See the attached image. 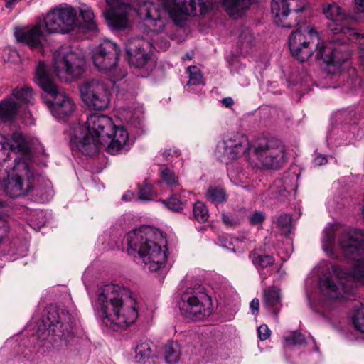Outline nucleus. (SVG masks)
I'll return each instance as SVG.
<instances>
[{
    "label": "nucleus",
    "instance_id": "3",
    "mask_svg": "<svg viewBox=\"0 0 364 364\" xmlns=\"http://www.w3.org/2000/svg\"><path fill=\"white\" fill-rule=\"evenodd\" d=\"M96 307L105 323L121 328L132 324L138 316L137 301L134 294L118 284H107L98 290Z\"/></svg>",
    "mask_w": 364,
    "mask_h": 364
},
{
    "label": "nucleus",
    "instance_id": "39",
    "mask_svg": "<svg viewBox=\"0 0 364 364\" xmlns=\"http://www.w3.org/2000/svg\"><path fill=\"white\" fill-rule=\"evenodd\" d=\"M189 75V80L187 85H199L202 82V75L196 66H190L187 69Z\"/></svg>",
    "mask_w": 364,
    "mask_h": 364
},
{
    "label": "nucleus",
    "instance_id": "29",
    "mask_svg": "<svg viewBox=\"0 0 364 364\" xmlns=\"http://www.w3.org/2000/svg\"><path fill=\"white\" fill-rule=\"evenodd\" d=\"M320 287L323 292L331 299H338V287L337 284L328 277L321 279L319 282Z\"/></svg>",
    "mask_w": 364,
    "mask_h": 364
},
{
    "label": "nucleus",
    "instance_id": "55",
    "mask_svg": "<svg viewBox=\"0 0 364 364\" xmlns=\"http://www.w3.org/2000/svg\"><path fill=\"white\" fill-rule=\"evenodd\" d=\"M168 47V46L167 43H166V44H165V46H164V49H166Z\"/></svg>",
    "mask_w": 364,
    "mask_h": 364
},
{
    "label": "nucleus",
    "instance_id": "6",
    "mask_svg": "<svg viewBox=\"0 0 364 364\" xmlns=\"http://www.w3.org/2000/svg\"><path fill=\"white\" fill-rule=\"evenodd\" d=\"M339 245L345 256L355 262L348 277L364 284V235L360 231L343 232Z\"/></svg>",
    "mask_w": 364,
    "mask_h": 364
},
{
    "label": "nucleus",
    "instance_id": "50",
    "mask_svg": "<svg viewBox=\"0 0 364 364\" xmlns=\"http://www.w3.org/2000/svg\"><path fill=\"white\" fill-rule=\"evenodd\" d=\"M327 162V159L326 158V156H318L317 157L315 158V163L317 164V165H323L325 164Z\"/></svg>",
    "mask_w": 364,
    "mask_h": 364
},
{
    "label": "nucleus",
    "instance_id": "30",
    "mask_svg": "<svg viewBox=\"0 0 364 364\" xmlns=\"http://www.w3.org/2000/svg\"><path fill=\"white\" fill-rule=\"evenodd\" d=\"M12 95L24 104L31 103L33 100V90L27 85L16 87L13 90Z\"/></svg>",
    "mask_w": 364,
    "mask_h": 364
},
{
    "label": "nucleus",
    "instance_id": "42",
    "mask_svg": "<svg viewBox=\"0 0 364 364\" xmlns=\"http://www.w3.org/2000/svg\"><path fill=\"white\" fill-rule=\"evenodd\" d=\"M166 204L168 209L173 211H179L183 208L182 202L176 196H172L168 198Z\"/></svg>",
    "mask_w": 364,
    "mask_h": 364
},
{
    "label": "nucleus",
    "instance_id": "17",
    "mask_svg": "<svg viewBox=\"0 0 364 364\" xmlns=\"http://www.w3.org/2000/svg\"><path fill=\"white\" fill-rule=\"evenodd\" d=\"M250 149L247 136L240 132L228 134L217 146L218 152L229 159L235 160Z\"/></svg>",
    "mask_w": 364,
    "mask_h": 364
},
{
    "label": "nucleus",
    "instance_id": "47",
    "mask_svg": "<svg viewBox=\"0 0 364 364\" xmlns=\"http://www.w3.org/2000/svg\"><path fill=\"white\" fill-rule=\"evenodd\" d=\"M178 151L177 150H171V149H166L164 150V151L162 153V155H163V157L164 158V159L166 160H168V157L169 156H172L173 155L175 156H178Z\"/></svg>",
    "mask_w": 364,
    "mask_h": 364
},
{
    "label": "nucleus",
    "instance_id": "4",
    "mask_svg": "<svg viewBox=\"0 0 364 364\" xmlns=\"http://www.w3.org/2000/svg\"><path fill=\"white\" fill-rule=\"evenodd\" d=\"M155 232L149 226H143L127 235V252L138 255L144 267L151 272L159 269L167 259V249L153 241Z\"/></svg>",
    "mask_w": 364,
    "mask_h": 364
},
{
    "label": "nucleus",
    "instance_id": "13",
    "mask_svg": "<svg viewBox=\"0 0 364 364\" xmlns=\"http://www.w3.org/2000/svg\"><path fill=\"white\" fill-rule=\"evenodd\" d=\"M14 171L21 172V174L9 178L6 181H2L4 192L11 198L26 196L33 187L30 181L31 176H29L28 164L17 158L14 159Z\"/></svg>",
    "mask_w": 364,
    "mask_h": 364
},
{
    "label": "nucleus",
    "instance_id": "8",
    "mask_svg": "<svg viewBox=\"0 0 364 364\" xmlns=\"http://www.w3.org/2000/svg\"><path fill=\"white\" fill-rule=\"evenodd\" d=\"M85 59L68 47L60 48L53 55V71L61 80L78 77L83 72Z\"/></svg>",
    "mask_w": 364,
    "mask_h": 364
},
{
    "label": "nucleus",
    "instance_id": "23",
    "mask_svg": "<svg viewBox=\"0 0 364 364\" xmlns=\"http://www.w3.org/2000/svg\"><path fill=\"white\" fill-rule=\"evenodd\" d=\"M136 361L141 364H156L154 345L150 341H141L135 348Z\"/></svg>",
    "mask_w": 364,
    "mask_h": 364
},
{
    "label": "nucleus",
    "instance_id": "35",
    "mask_svg": "<svg viewBox=\"0 0 364 364\" xmlns=\"http://www.w3.org/2000/svg\"><path fill=\"white\" fill-rule=\"evenodd\" d=\"M282 234H288L290 232L291 217L289 214H282L273 220Z\"/></svg>",
    "mask_w": 364,
    "mask_h": 364
},
{
    "label": "nucleus",
    "instance_id": "22",
    "mask_svg": "<svg viewBox=\"0 0 364 364\" xmlns=\"http://www.w3.org/2000/svg\"><path fill=\"white\" fill-rule=\"evenodd\" d=\"M129 6L119 0H114L105 11V16L109 23L117 29H124L128 26L127 15Z\"/></svg>",
    "mask_w": 364,
    "mask_h": 364
},
{
    "label": "nucleus",
    "instance_id": "12",
    "mask_svg": "<svg viewBox=\"0 0 364 364\" xmlns=\"http://www.w3.org/2000/svg\"><path fill=\"white\" fill-rule=\"evenodd\" d=\"M80 91L83 102L91 109L102 110L109 105L110 92L107 85L102 82H85L80 86Z\"/></svg>",
    "mask_w": 364,
    "mask_h": 364
},
{
    "label": "nucleus",
    "instance_id": "45",
    "mask_svg": "<svg viewBox=\"0 0 364 364\" xmlns=\"http://www.w3.org/2000/svg\"><path fill=\"white\" fill-rule=\"evenodd\" d=\"M222 220L223 223L229 227H235L240 223V220L237 218H235L232 216L228 215L225 213L222 214Z\"/></svg>",
    "mask_w": 364,
    "mask_h": 364
},
{
    "label": "nucleus",
    "instance_id": "40",
    "mask_svg": "<svg viewBox=\"0 0 364 364\" xmlns=\"http://www.w3.org/2000/svg\"><path fill=\"white\" fill-rule=\"evenodd\" d=\"M353 323L358 331L364 333V306H362L355 311Z\"/></svg>",
    "mask_w": 364,
    "mask_h": 364
},
{
    "label": "nucleus",
    "instance_id": "41",
    "mask_svg": "<svg viewBox=\"0 0 364 364\" xmlns=\"http://www.w3.org/2000/svg\"><path fill=\"white\" fill-rule=\"evenodd\" d=\"M286 346L300 345L305 343L304 336L299 332H293L289 336L284 338Z\"/></svg>",
    "mask_w": 364,
    "mask_h": 364
},
{
    "label": "nucleus",
    "instance_id": "20",
    "mask_svg": "<svg viewBox=\"0 0 364 364\" xmlns=\"http://www.w3.org/2000/svg\"><path fill=\"white\" fill-rule=\"evenodd\" d=\"M151 47L152 43L144 38L129 39L126 45L129 63L136 68H144L150 58L149 51Z\"/></svg>",
    "mask_w": 364,
    "mask_h": 364
},
{
    "label": "nucleus",
    "instance_id": "21",
    "mask_svg": "<svg viewBox=\"0 0 364 364\" xmlns=\"http://www.w3.org/2000/svg\"><path fill=\"white\" fill-rule=\"evenodd\" d=\"M328 27L332 33L343 36L342 38L343 42L340 43V45L346 46L348 41H358L359 44L360 58L364 64V33H360L340 21H333L328 24ZM339 38L341 41V38Z\"/></svg>",
    "mask_w": 364,
    "mask_h": 364
},
{
    "label": "nucleus",
    "instance_id": "5",
    "mask_svg": "<svg viewBox=\"0 0 364 364\" xmlns=\"http://www.w3.org/2000/svg\"><path fill=\"white\" fill-rule=\"evenodd\" d=\"M36 80L45 92L53 97L50 111L55 118L63 119L74 112L76 108L74 101L54 83L42 61L36 66Z\"/></svg>",
    "mask_w": 364,
    "mask_h": 364
},
{
    "label": "nucleus",
    "instance_id": "9",
    "mask_svg": "<svg viewBox=\"0 0 364 364\" xmlns=\"http://www.w3.org/2000/svg\"><path fill=\"white\" fill-rule=\"evenodd\" d=\"M253 152L258 163L264 169H279L286 162L284 146L279 139L261 141L255 146Z\"/></svg>",
    "mask_w": 364,
    "mask_h": 364
},
{
    "label": "nucleus",
    "instance_id": "52",
    "mask_svg": "<svg viewBox=\"0 0 364 364\" xmlns=\"http://www.w3.org/2000/svg\"><path fill=\"white\" fill-rule=\"evenodd\" d=\"M129 195H132V193H129V192L127 193L125 195L123 196L122 199L124 200H127L128 198V196H129Z\"/></svg>",
    "mask_w": 364,
    "mask_h": 364
},
{
    "label": "nucleus",
    "instance_id": "33",
    "mask_svg": "<svg viewBox=\"0 0 364 364\" xmlns=\"http://www.w3.org/2000/svg\"><path fill=\"white\" fill-rule=\"evenodd\" d=\"M206 197L213 203H223L227 200L225 191L217 187H210L207 191Z\"/></svg>",
    "mask_w": 364,
    "mask_h": 364
},
{
    "label": "nucleus",
    "instance_id": "51",
    "mask_svg": "<svg viewBox=\"0 0 364 364\" xmlns=\"http://www.w3.org/2000/svg\"><path fill=\"white\" fill-rule=\"evenodd\" d=\"M182 58H183V60H186V59L191 60L193 58V55L186 53Z\"/></svg>",
    "mask_w": 364,
    "mask_h": 364
},
{
    "label": "nucleus",
    "instance_id": "16",
    "mask_svg": "<svg viewBox=\"0 0 364 364\" xmlns=\"http://www.w3.org/2000/svg\"><path fill=\"white\" fill-rule=\"evenodd\" d=\"M308 29L306 36L301 30H296L291 33L289 38V47L291 54L299 60L305 61L309 60L314 54L313 47L315 44V34L313 37L309 35Z\"/></svg>",
    "mask_w": 364,
    "mask_h": 364
},
{
    "label": "nucleus",
    "instance_id": "2",
    "mask_svg": "<svg viewBox=\"0 0 364 364\" xmlns=\"http://www.w3.org/2000/svg\"><path fill=\"white\" fill-rule=\"evenodd\" d=\"M86 124L87 134L77 143V148L83 154L93 156L100 146L106 147L112 154H116L128 141L127 130L122 127H116L107 116L91 114L87 117Z\"/></svg>",
    "mask_w": 364,
    "mask_h": 364
},
{
    "label": "nucleus",
    "instance_id": "48",
    "mask_svg": "<svg viewBox=\"0 0 364 364\" xmlns=\"http://www.w3.org/2000/svg\"><path fill=\"white\" fill-rule=\"evenodd\" d=\"M222 104L225 107H230L233 105L234 101L231 97H228L223 99Z\"/></svg>",
    "mask_w": 364,
    "mask_h": 364
},
{
    "label": "nucleus",
    "instance_id": "10",
    "mask_svg": "<svg viewBox=\"0 0 364 364\" xmlns=\"http://www.w3.org/2000/svg\"><path fill=\"white\" fill-rule=\"evenodd\" d=\"M315 34L316 41L314 45V54L316 60H322L326 64H341L348 58L347 47L340 45V38H335L331 41H321L318 32L311 28L309 35L313 37Z\"/></svg>",
    "mask_w": 364,
    "mask_h": 364
},
{
    "label": "nucleus",
    "instance_id": "53",
    "mask_svg": "<svg viewBox=\"0 0 364 364\" xmlns=\"http://www.w3.org/2000/svg\"><path fill=\"white\" fill-rule=\"evenodd\" d=\"M362 216H363V219L364 220V196H363V199Z\"/></svg>",
    "mask_w": 364,
    "mask_h": 364
},
{
    "label": "nucleus",
    "instance_id": "49",
    "mask_svg": "<svg viewBox=\"0 0 364 364\" xmlns=\"http://www.w3.org/2000/svg\"><path fill=\"white\" fill-rule=\"evenodd\" d=\"M355 4L358 11L364 13V0H355Z\"/></svg>",
    "mask_w": 364,
    "mask_h": 364
},
{
    "label": "nucleus",
    "instance_id": "36",
    "mask_svg": "<svg viewBox=\"0 0 364 364\" xmlns=\"http://www.w3.org/2000/svg\"><path fill=\"white\" fill-rule=\"evenodd\" d=\"M194 218L199 222L203 223L208 220L209 214L205 205L201 201H197L193 205Z\"/></svg>",
    "mask_w": 364,
    "mask_h": 364
},
{
    "label": "nucleus",
    "instance_id": "37",
    "mask_svg": "<svg viewBox=\"0 0 364 364\" xmlns=\"http://www.w3.org/2000/svg\"><path fill=\"white\" fill-rule=\"evenodd\" d=\"M154 196L152 186L150 183L144 181L143 184L139 187L138 197L141 200H151Z\"/></svg>",
    "mask_w": 364,
    "mask_h": 364
},
{
    "label": "nucleus",
    "instance_id": "14",
    "mask_svg": "<svg viewBox=\"0 0 364 364\" xmlns=\"http://www.w3.org/2000/svg\"><path fill=\"white\" fill-rule=\"evenodd\" d=\"M44 21L48 33H67L76 24L77 12L71 7H57L47 14Z\"/></svg>",
    "mask_w": 364,
    "mask_h": 364
},
{
    "label": "nucleus",
    "instance_id": "28",
    "mask_svg": "<svg viewBox=\"0 0 364 364\" xmlns=\"http://www.w3.org/2000/svg\"><path fill=\"white\" fill-rule=\"evenodd\" d=\"M323 13L325 16L333 21H341L345 16L342 9L336 3L323 4Z\"/></svg>",
    "mask_w": 364,
    "mask_h": 364
},
{
    "label": "nucleus",
    "instance_id": "24",
    "mask_svg": "<svg viewBox=\"0 0 364 364\" xmlns=\"http://www.w3.org/2000/svg\"><path fill=\"white\" fill-rule=\"evenodd\" d=\"M262 296L264 305L271 309L272 314L277 317L282 306L280 289L274 286L266 287Z\"/></svg>",
    "mask_w": 364,
    "mask_h": 364
},
{
    "label": "nucleus",
    "instance_id": "26",
    "mask_svg": "<svg viewBox=\"0 0 364 364\" xmlns=\"http://www.w3.org/2000/svg\"><path fill=\"white\" fill-rule=\"evenodd\" d=\"M20 105L11 98L0 102V120L9 122L14 119L18 112Z\"/></svg>",
    "mask_w": 364,
    "mask_h": 364
},
{
    "label": "nucleus",
    "instance_id": "54",
    "mask_svg": "<svg viewBox=\"0 0 364 364\" xmlns=\"http://www.w3.org/2000/svg\"><path fill=\"white\" fill-rule=\"evenodd\" d=\"M2 186H3V182L1 181H0V189L2 188Z\"/></svg>",
    "mask_w": 364,
    "mask_h": 364
},
{
    "label": "nucleus",
    "instance_id": "7",
    "mask_svg": "<svg viewBox=\"0 0 364 364\" xmlns=\"http://www.w3.org/2000/svg\"><path fill=\"white\" fill-rule=\"evenodd\" d=\"M74 316L64 309H50L43 322L48 326V339L50 343H67L74 336Z\"/></svg>",
    "mask_w": 364,
    "mask_h": 364
},
{
    "label": "nucleus",
    "instance_id": "1",
    "mask_svg": "<svg viewBox=\"0 0 364 364\" xmlns=\"http://www.w3.org/2000/svg\"><path fill=\"white\" fill-rule=\"evenodd\" d=\"M208 0H163L161 3L154 0H145L138 6L136 14L139 19L156 33L164 28L166 17L168 16L178 25H181L186 16L195 15L196 6L200 12L207 11Z\"/></svg>",
    "mask_w": 364,
    "mask_h": 364
},
{
    "label": "nucleus",
    "instance_id": "44",
    "mask_svg": "<svg viewBox=\"0 0 364 364\" xmlns=\"http://www.w3.org/2000/svg\"><path fill=\"white\" fill-rule=\"evenodd\" d=\"M257 333L261 341H265L270 336L271 331L267 325L263 324L258 327Z\"/></svg>",
    "mask_w": 364,
    "mask_h": 364
},
{
    "label": "nucleus",
    "instance_id": "46",
    "mask_svg": "<svg viewBox=\"0 0 364 364\" xmlns=\"http://www.w3.org/2000/svg\"><path fill=\"white\" fill-rule=\"evenodd\" d=\"M250 309L253 314H257L259 307V301L258 299L255 298L252 300L250 304Z\"/></svg>",
    "mask_w": 364,
    "mask_h": 364
},
{
    "label": "nucleus",
    "instance_id": "32",
    "mask_svg": "<svg viewBox=\"0 0 364 364\" xmlns=\"http://www.w3.org/2000/svg\"><path fill=\"white\" fill-rule=\"evenodd\" d=\"M6 140L9 142L8 145H6L7 150L9 149L14 151L15 149L22 151L25 149V140L23 134L21 132H15L11 139L6 137Z\"/></svg>",
    "mask_w": 364,
    "mask_h": 364
},
{
    "label": "nucleus",
    "instance_id": "34",
    "mask_svg": "<svg viewBox=\"0 0 364 364\" xmlns=\"http://www.w3.org/2000/svg\"><path fill=\"white\" fill-rule=\"evenodd\" d=\"M253 264L257 267L264 269L274 264V259L270 255H258L256 252L250 254Z\"/></svg>",
    "mask_w": 364,
    "mask_h": 364
},
{
    "label": "nucleus",
    "instance_id": "15",
    "mask_svg": "<svg viewBox=\"0 0 364 364\" xmlns=\"http://www.w3.org/2000/svg\"><path fill=\"white\" fill-rule=\"evenodd\" d=\"M119 49L117 45L105 40L92 52V60L96 68L102 72H109L117 65Z\"/></svg>",
    "mask_w": 364,
    "mask_h": 364
},
{
    "label": "nucleus",
    "instance_id": "27",
    "mask_svg": "<svg viewBox=\"0 0 364 364\" xmlns=\"http://www.w3.org/2000/svg\"><path fill=\"white\" fill-rule=\"evenodd\" d=\"M181 348L177 342H168L164 347V357L168 364H176L181 358Z\"/></svg>",
    "mask_w": 364,
    "mask_h": 364
},
{
    "label": "nucleus",
    "instance_id": "11",
    "mask_svg": "<svg viewBox=\"0 0 364 364\" xmlns=\"http://www.w3.org/2000/svg\"><path fill=\"white\" fill-rule=\"evenodd\" d=\"M182 315L193 320H200L211 314V298L205 293L184 294L179 304Z\"/></svg>",
    "mask_w": 364,
    "mask_h": 364
},
{
    "label": "nucleus",
    "instance_id": "18",
    "mask_svg": "<svg viewBox=\"0 0 364 364\" xmlns=\"http://www.w3.org/2000/svg\"><path fill=\"white\" fill-rule=\"evenodd\" d=\"M47 33H49L46 28L44 19L31 26L16 28L14 32L16 40L26 43L31 49L41 48Z\"/></svg>",
    "mask_w": 364,
    "mask_h": 364
},
{
    "label": "nucleus",
    "instance_id": "43",
    "mask_svg": "<svg viewBox=\"0 0 364 364\" xmlns=\"http://www.w3.org/2000/svg\"><path fill=\"white\" fill-rule=\"evenodd\" d=\"M265 219V216L263 213L260 211H255L250 217V222L252 225H259L262 224Z\"/></svg>",
    "mask_w": 364,
    "mask_h": 364
},
{
    "label": "nucleus",
    "instance_id": "31",
    "mask_svg": "<svg viewBox=\"0 0 364 364\" xmlns=\"http://www.w3.org/2000/svg\"><path fill=\"white\" fill-rule=\"evenodd\" d=\"M80 14L84 20L85 27L91 31H97V26L92 9L84 5L80 8Z\"/></svg>",
    "mask_w": 364,
    "mask_h": 364
},
{
    "label": "nucleus",
    "instance_id": "38",
    "mask_svg": "<svg viewBox=\"0 0 364 364\" xmlns=\"http://www.w3.org/2000/svg\"><path fill=\"white\" fill-rule=\"evenodd\" d=\"M161 177L162 180L170 187L178 185V177L173 171L169 168H164L161 171Z\"/></svg>",
    "mask_w": 364,
    "mask_h": 364
},
{
    "label": "nucleus",
    "instance_id": "25",
    "mask_svg": "<svg viewBox=\"0 0 364 364\" xmlns=\"http://www.w3.org/2000/svg\"><path fill=\"white\" fill-rule=\"evenodd\" d=\"M253 0H223V6L233 18L240 17L252 4Z\"/></svg>",
    "mask_w": 364,
    "mask_h": 364
},
{
    "label": "nucleus",
    "instance_id": "19",
    "mask_svg": "<svg viewBox=\"0 0 364 364\" xmlns=\"http://www.w3.org/2000/svg\"><path fill=\"white\" fill-rule=\"evenodd\" d=\"M304 9L303 0H272L271 11L274 23L283 28H290L292 25L288 21L289 14L291 11L299 12Z\"/></svg>",
    "mask_w": 364,
    "mask_h": 364
}]
</instances>
